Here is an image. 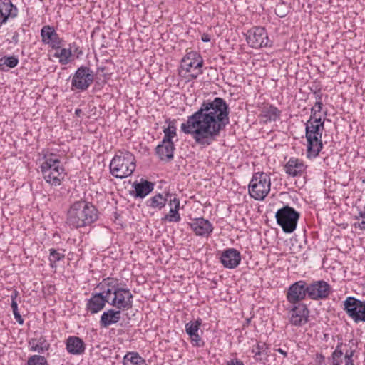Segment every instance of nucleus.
I'll return each instance as SVG.
<instances>
[{
    "label": "nucleus",
    "instance_id": "nucleus-27",
    "mask_svg": "<svg viewBox=\"0 0 365 365\" xmlns=\"http://www.w3.org/2000/svg\"><path fill=\"white\" fill-rule=\"evenodd\" d=\"M173 201L175 202V207H171L169 213L162 218L163 221H168L169 222H178L180 221L181 217L179 213L180 200L175 197Z\"/></svg>",
    "mask_w": 365,
    "mask_h": 365
},
{
    "label": "nucleus",
    "instance_id": "nucleus-56",
    "mask_svg": "<svg viewBox=\"0 0 365 365\" xmlns=\"http://www.w3.org/2000/svg\"><path fill=\"white\" fill-rule=\"evenodd\" d=\"M82 113V110L80 108H76L75 110V115L78 117H80Z\"/></svg>",
    "mask_w": 365,
    "mask_h": 365
},
{
    "label": "nucleus",
    "instance_id": "nucleus-58",
    "mask_svg": "<svg viewBox=\"0 0 365 365\" xmlns=\"http://www.w3.org/2000/svg\"><path fill=\"white\" fill-rule=\"evenodd\" d=\"M106 70V67H98L97 68V74H99L100 72L103 73V71Z\"/></svg>",
    "mask_w": 365,
    "mask_h": 365
},
{
    "label": "nucleus",
    "instance_id": "nucleus-42",
    "mask_svg": "<svg viewBox=\"0 0 365 365\" xmlns=\"http://www.w3.org/2000/svg\"><path fill=\"white\" fill-rule=\"evenodd\" d=\"M323 103L322 101H317L314 106L311 108L310 117L320 115L319 113L322 110Z\"/></svg>",
    "mask_w": 365,
    "mask_h": 365
},
{
    "label": "nucleus",
    "instance_id": "nucleus-60",
    "mask_svg": "<svg viewBox=\"0 0 365 365\" xmlns=\"http://www.w3.org/2000/svg\"><path fill=\"white\" fill-rule=\"evenodd\" d=\"M314 94L317 96L316 98L319 100L318 101H321L322 94L317 92H314Z\"/></svg>",
    "mask_w": 365,
    "mask_h": 365
},
{
    "label": "nucleus",
    "instance_id": "nucleus-32",
    "mask_svg": "<svg viewBox=\"0 0 365 365\" xmlns=\"http://www.w3.org/2000/svg\"><path fill=\"white\" fill-rule=\"evenodd\" d=\"M165 122L168 123V126L163 129L164 136L163 140L173 141V138L177 135L175 120L171 121L170 119H167Z\"/></svg>",
    "mask_w": 365,
    "mask_h": 365
},
{
    "label": "nucleus",
    "instance_id": "nucleus-54",
    "mask_svg": "<svg viewBox=\"0 0 365 365\" xmlns=\"http://www.w3.org/2000/svg\"><path fill=\"white\" fill-rule=\"evenodd\" d=\"M50 172L51 173V178H52V176L53 177H58V178H61V180L64 178V175H58L57 173H56V172H53V171H51V170Z\"/></svg>",
    "mask_w": 365,
    "mask_h": 365
},
{
    "label": "nucleus",
    "instance_id": "nucleus-19",
    "mask_svg": "<svg viewBox=\"0 0 365 365\" xmlns=\"http://www.w3.org/2000/svg\"><path fill=\"white\" fill-rule=\"evenodd\" d=\"M154 186V182L141 179L140 182H133L134 190L130 191V195L135 198H144L153 190Z\"/></svg>",
    "mask_w": 365,
    "mask_h": 365
},
{
    "label": "nucleus",
    "instance_id": "nucleus-1",
    "mask_svg": "<svg viewBox=\"0 0 365 365\" xmlns=\"http://www.w3.org/2000/svg\"><path fill=\"white\" fill-rule=\"evenodd\" d=\"M230 108L220 97L204 100L200 108L181 124V131L191 135L201 148L212 145L230 123Z\"/></svg>",
    "mask_w": 365,
    "mask_h": 365
},
{
    "label": "nucleus",
    "instance_id": "nucleus-22",
    "mask_svg": "<svg viewBox=\"0 0 365 365\" xmlns=\"http://www.w3.org/2000/svg\"><path fill=\"white\" fill-rule=\"evenodd\" d=\"M182 67L187 72L190 71L191 68L200 69L203 66V59L200 53L195 51L187 53L182 60Z\"/></svg>",
    "mask_w": 365,
    "mask_h": 365
},
{
    "label": "nucleus",
    "instance_id": "nucleus-55",
    "mask_svg": "<svg viewBox=\"0 0 365 365\" xmlns=\"http://www.w3.org/2000/svg\"><path fill=\"white\" fill-rule=\"evenodd\" d=\"M201 73H202V71L200 69L196 74H191V78L195 79L197 78L198 75Z\"/></svg>",
    "mask_w": 365,
    "mask_h": 365
},
{
    "label": "nucleus",
    "instance_id": "nucleus-47",
    "mask_svg": "<svg viewBox=\"0 0 365 365\" xmlns=\"http://www.w3.org/2000/svg\"><path fill=\"white\" fill-rule=\"evenodd\" d=\"M226 365H244V363L240 359L235 358L231 359L230 361H227Z\"/></svg>",
    "mask_w": 365,
    "mask_h": 365
},
{
    "label": "nucleus",
    "instance_id": "nucleus-17",
    "mask_svg": "<svg viewBox=\"0 0 365 365\" xmlns=\"http://www.w3.org/2000/svg\"><path fill=\"white\" fill-rule=\"evenodd\" d=\"M220 262L227 269L237 267L241 261L240 252L235 248L225 250L220 256Z\"/></svg>",
    "mask_w": 365,
    "mask_h": 365
},
{
    "label": "nucleus",
    "instance_id": "nucleus-48",
    "mask_svg": "<svg viewBox=\"0 0 365 365\" xmlns=\"http://www.w3.org/2000/svg\"><path fill=\"white\" fill-rule=\"evenodd\" d=\"M316 359H317V361L319 363V365H327L324 363L325 356L322 354H317Z\"/></svg>",
    "mask_w": 365,
    "mask_h": 365
},
{
    "label": "nucleus",
    "instance_id": "nucleus-52",
    "mask_svg": "<svg viewBox=\"0 0 365 365\" xmlns=\"http://www.w3.org/2000/svg\"><path fill=\"white\" fill-rule=\"evenodd\" d=\"M18 294H19L18 291L16 289H14V291L12 292V294L11 295V302L16 301Z\"/></svg>",
    "mask_w": 365,
    "mask_h": 365
},
{
    "label": "nucleus",
    "instance_id": "nucleus-13",
    "mask_svg": "<svg viewBox=\"0 0 365 365\" xmlns=\"http://www.w3.org/2000/svg\"><path fill=\"white\" fill-rule=\"evenodd\" d=\"M308 286L305 280H299L292 284L287 289L286 297L288 302L296 304L308 298Z\"/></svg>",
    "mask_w": 365,
    "mask_h": 365
},
{
    "label": "nucleus",
    "instance_id": "nucleus-31",
    "mask_svg": "<svg viewBox=\"0 0 365 365\" xmlns=\"http://www.w3.org/2000/svg\"><path fill=\"white\" fill-rule=\"evenodd\" d=\"M29 343L31 346V350L38 353H43L49 348V344L43 337H40L38 339H31Z\"/></svg>",
    "mask_w": 365,
    "mask_h": 365
},
{
    "label": "nucleus",
    "instance_id": "nucleus-38",
    "mask_svg": "<svg viewBox=\"0 0 365 365\" xmlns=\"http://www.w3.org/2000/svg\"><path fill=\"white\" fill-rule=\"evenodd\" d=\"M27 365H48V362L44 356L34 355L29 358Z\"/></svg>",
    "mask_w": 365,
    "mask_h": 365
},
{
    "label": "nucleus",
    "instance_id": "nucleus-61",
    "mask_svg": "<svg viewBox=\"0 0 365 365\" xmlns=\"http://www.w3.org/2000/svg\"><path fill=\"white\" fill-rule=\"evenodd\" d=\"M345 365H354V360L345 361Z\"/></svg>",
    "mask_w": 365,
    "mask_h": 365
},
{
    "label": "nucleus",
    "instance_id": "nucleus-39",
    "mask_svg": "<svg viewBox=\"0 0 365 365\" xmlns=\"http://www.w3.org/2000/svg\"><path fill=\"white\" fill-rule=\"evenodd\" d=\"M4 64L9 68H15L19 63V59L15 56H4L3 57Z\"/></svg>",
    "mask_w": 365,
    "mask_h": 365
},
{
    "label": "nucleus",
    "instance_id": "nucleus-25",
    "mask_svg": "<svg viewBox=\"0 0 365 365\" xmlns=\"http://www.w3.org/2000/svg\"><path fill=\"white\" fill-rule=\"evenodd\" d=\"M18 9L10 0H0V26L6 23L9 17H16Z\"/></svg>",
    "mask_w": 365,
    "mask_h": 365
},
{
    "label": "nucleus",
    "instance_id": "nucleus-9",
    "mask_svg": "<svg viewBox=\"0 0 365 365\" xmlns=\"http://www.w3.org/2000/svg\"><path fill=\"white\" fill-rule=\"evenodd\" d=\"M246 41L253 48L272 47L273 45L263 26H254L249 29L246 34Z\"/></svg>",
    "mask_w": 365,
    "mask_h": 365
},
{
    "label": "nucleus",
    "instance_id": "nucleus-36",
    "mask_svg": "<svg viewBox=\"0 0 365 365\" xmlns=\"http://www.w3.org/2000/svg\"><path fill=\"white\" fill-rule=\"evenodd\" d=\"M324 130L322 127H319V125H314L311 120H307L305 123V135L311 133L322 136Z\"/></svg>",
    "mask_w": 365,
    "mask_h": 365
},
{
    "label": "nucleus",
    "instance_id": "nucleus-44",
    "mask_svg": "<svg viewBox=\"0 0 365 365\" xmlns=\"http://www.w3.org/2000/svg\"><path fill=\"white\" fill-rule=\"evenodd\" d=\"M252 353L255 354L254 358L256 361L260 362V363H262L264 364L268 361V359H267L268 356H264V354L260 353V352H252Z\"/></svg>",
    "mask_w": 365,
    "mask_h": 365
},
{
    "label": "nucleus",
    "instance_id": "nucleus-51",
    "mask_svg": "<svg viewBox=\"0 0 365 365\" xmlns=\"http://www.w3.org/2000/svg\"><path fill=\"white\" fill-rule=\"evenodd\" d=\"M201 40L203 42H210V36L209 34L204 33L201 36Z\"/></svg>",
    "mask_w": 365,
    "mask_h": 365
},
{
    "label": "nucleus",
    "instance_id": "nucleus-5",
    "mask_svg": "<svg viewBox=\"0 0 365 365\" xmlns=\"http://www.w3.org/2000/svg\"><path fill=\"white\" fill-rule=\"evenodd\" d=\"M44 161L40 166L41 171L45 180L51 185L58 186L61 183V178L58 177H51V170L57 173L58 175H65L64 168L61 165V160L57 158L56 154L46 152L43 153Z\"/></svg>",
    "mask_w": 365,
    "mask_h": 365
},
{
    "label": "nucleus",
    "instance_id": "nucleus-24",
    "mask_svg": "<svg viewBox=\"0 0 365 365\" xmlns=\"http://www.w3.org/2000/svg\"><path fill=\"white\" fill-rule=\"evenodd\" d=\"M121 310L109 309L103 312L99 324L101 328H107L109 326L118 323L120 319Z\"/></svg>",
    "mask_w": 365,
    "mask_h": 365
},
{
    "label": "nucleus",
    "instance_id": "nucleus-50",
    "mask_svg": "<svg viewBox=\"0 0 365 365\" xmlns=\"http://www.w3.org/2000/svg\"><path fill=\"white\" fill-rule=\"evenodd\" d=\"M11 307L14 314L19 312L18 311V304H17L16 301L11 302Z\"/></svg>",
    "mask_w": 365,
    "mask_h": 365
},
{
    "label": "nucleus",
    "instance_id": "nucleus-15",
    "mask_svg": "<svg viewBox=\"0 0 365 365\" xmlns=\"http://www.w3.org/2000/svg\"><path fill=\"white\" fill-rule=\"evenodd\" d=\"M41 37L43 43L48 45L53 49L56 50L61 47L63 41L56 33L54 27L49 25L44 26L41 28Z\"/></svg>",
    "mask_w": 365,
    "mask_h": 365
},
{
    "label": "nucleus",
    "instance_id": "nucleus-41",
    "mask_svg": "<svg viewBox=\"0 0 365 365\" xmlns=\"http://www.w3.org/2000/svg\"><path fill=\"white\" fill-rule=\"evenodd\" d=\"M191 344L195 347H202L205 345L204 341L200 336L199 333H197L190 337Z\"/></svg>",
    "mask_w": 365,
    "mask_h": 365
},
{
    "label": "nucleus",
    "instance_id": "nucleus-46",
    "mask_svg": "<svg viewBox=\"0 0 365 365\" xmlns=\"http://www.w3.org/2000/svg\"><path fill=\"white\" fill-rule=\"evenodd\" d=\"M342 349L344 350V354L343 355H344L345 361L352 360L354 354L356 351L354 349H344L342 348Z\"/></svg>",
    "mask_w": 365,
    "mask_h": 365
},
{
    "label": "nucleus",
    "instance_id": "nucleus-14",
    "mask_svg": "<svg viewBox=\"0 0 365 365\" xmlns=\"http://www.w3.org/2000/svg\"><path fill=\"white\" fill-rule=\"evenodd\" d=\"M290 322L292 325L301 327L309 321L310 311L304 303L298 302L290 309Z\"/></svg>",
    "mask_w": 365,
    "mask_h": 365
},
{
    "label": "nucleus",
    "instance_id": "nucleus-40",
    "mask_svg": "<svg viewBox=\"0 0 365 365\" xmlns=\"http://www.w3.org/2000/svg\"><path fill=\"white\" fill-rule=\"evenodd\" d=\"M269 346L266 343L257 344L254 346L252 349V352H260L264 354V356H268Z\"/></svg>",
    "mask_w": 365,
    "mask_h": 365
},
{
    "label": "nucleus",
    "instance_id": "nucleus-2",
    "mask_svg": "<svg viewBox=\"0 0 365 365\" xmlns=\"http://www.w3.org/2000/svg\"><path fill=\"white\" fill-rule=\"evenodd\" d=\"M99 217L98 209L92 202L86 200L74 202L67 212L66 223L72 228H81L91 225Z\"/></svg>",
    "mask_w": 365,
    "mask_h": 365
},
{
    "label": "nucleus",
    "instance_id": "nucleus-59",
    "mask_svg": "<svg viewBox=\"0 0 365 365\" xmlns=\"http://www.w3.org/2000/svg\"><path fill=\"white\" fill-rule=\"evenodd\" d=\"M12 40L13 41H14L15 43H17L18 42V34H16L13 36L12 37Z\"/></svg>",
    "mask_w": 365,
    "mask_h": 365
},
{
    "label": "nucleus",
    "instance_id": "nucleus-62",
    "mask_svg": "<svg viewBox=\"0 0 365 365\" xmlns=\"http://www.w3.org/2000/svg\"><path fill=\"white\" fill-rule=\"evenodd\" d=\"M168 204H169V205H170V206H171V207H172L173 205H174V206H175V202L173 201V199H170V200H169V203H168Z\"/></svg>",
    "mask_w": 365,
    "mask_h": 365
},
{
    "label": "nucleus",
    "instance_id": "nucleus-63",
    "mask_svg": "<svg viewBox=\"0 0 365 365\" xmlns=\"http://www.w3.org/2000/svg\"><path fill=\"white\" fill-rule=\"evenodd\" d=\"M172 196V194L170 192H166L164 197H167L168 199Z\"/></svg>",
    "mask_w": 365,
    "mask_h": 365
},
{
    "label": "nucleus",
    "instance_id": "nucleus-33",
    "mask_svg": "<svg viewBox=\"0 0 365 365\" xmlns=\"http://www.w3.org/2000/svg\"><path fill=\"white\" fill-rule=\"evenodd\" d=\"M64 258H65L64 250H63V252H61L54 248H51L49 250L48 259H49L50 266L51 268L56 269V267H57L56 263L58 261L63 259Z\"/></svg>",
    "mask_w": 365,
    "mask_h": 365
},
{
    "label": "nucleus",
    "instance_id": "nucleus-43",
    "mask_svg": "<svg viewBox=\"0 0 365 365\" xmlns=\"http://www.w3.org/2000/svg\"><path fill=\"white\" fill-rule=\"evenodd\" d=\"M308 120H311L314 125H319V127L324 129V120H323L321 115L309 117Z\"/></svg>",
    "mask_w": 365,
    "mask_h": 365
},
{
    "label": "nucleus",
    "instance_id": "nucleus-30",
    "mask_svg": "<svg viewBox=\"0 0 365 365\" xmlns=\"http://www.w3.org/2000/svg\"><path fill=\"white\" fill-rule=\"evenodd\" d=\"M168 202L167 197H163V195L158 193L155 196L150 197L146 201L147 206L152 208H158L161 210L164 207Z\"/></svg>",
    "mask_w": 365,
    "mask_h": 365
},
{
    "label": "nucleus",
    "instance_id": "nucleus-20",
    "mask_svg": "<svg viewBox=\"0 0 365 365\" xmlns=\"http://www.w3.org/2000/svg\"><path fill=\"white\" fill-rule=\"evenodd\" d=\"M175 146L173 141L163 140L155 148V153L160 160L170 162L173 160Z\"/></svg>",
    "mask_w": 365,
    "mask_h": 365
},
{
    "label": "nucleus",
    "instance_id": "nucleus-53",
    "mask_svg": "<svg viewBox=\"0 0 365 365\" xmlns=\"http://www.w3.org/2000/svg\"><path fill=\"white\" fill-rule=\"evenodd\" d=\"M275 351L282 354L284 357H287L288 355L287 352L281 348L277 349Z\"/></svg>",
    "mask_w": 365,
    "mask_h": 365
},
{
    "label": "nucleus",
    "instance_id": "nucleus-12",
    "mask_svg": "<svg viewBox=\"0 0 365 365\" xmlns=\"http://www.w3.org/2000/svg\"><path fill=\"white\" fill-rule=\"evenodd\" d=\"M307 286L308 299L314 301L326 299L332 292L331 285L323 279L307 282Z\"/></svg>",
    "mask_w": 365,
    "mask_h": 365
},
{
    "label": "nucleus",
    "instance_id": "nucleus-16",
    "mask_svg": "<svg viewBox=\"0 0 365 365\" xmlns=\"http://www.w3.org/2000/svg\"><path fill=\"white\" fill-rule=\"evenodd\" d=\"M189 225L197 236L206 238L212 234L214 230L212 224L203 217L194 219L192 222L189 223Z\"/></svg>",
    "mask_w": 365,
    "mask_h": 365
},
{
    "label": "nucleus",
    "instance_id": "nucleus-64",
    "mask_svg": "<svg viewBox=\"0 0 365 365\" xmlns=\"http://www.w3.org/2000/svg\"><path fill=\"white\" fill-rule=\"evenodd\" d=\"M102 76L105 78H106L107 75L106 73H103Z\"/></svg>",
    "mask_w": 365,
    "mask_h": 365
},
{
    "label": "nucleus",
    "instance_id": "nucleus-45",
    "mask_svg": "<svg viewBox=\"0 0 365 365\" xmlns=\"http://www.w3.org/2000/svg\"><path fill=\"white\" fill-rule=\"evenodd\" d=\"M68 46V48L73 50V53L77 54V58L83 54L82 50L75 42L70 43Z\"/></svg>",
    "mask_w": 365,
    "mask_h": 365
},
{
    "label": "nucleus",
    "instance_id": "nucleus-21",
    "mask_svg": "<svg viewBox=\"0 0 365 365\" xmlns=\"http://www.w3.org/2000/svg\"><path fill=\"white\" fill-rule=\"evenodd\" d=\"M306 168L307 165L304 162L296 158H290L284 167L286 173L292 177L301 176L305 172Z\"/></svg>",
    "mask_w": 365,
    "mask_h": 365
},
{
    "label": "nucleus",
    "instance_id": "nucleus-6",
    "mask_svg": "<svg viewBox=\"0 0 365 365\" xmlns=\"http://www.w3.org/2000/svg\"><path fill=\"white\" fill-rule=\"evenodd\" d=\"M271 180L269 175L264 172H257L248 185L250 195L256 200H263L270 191Z\"/></svg>",
    "mask_w": 365,
    "mask_h": 365
},
{
    "label": "nucleus",
    "instance_id": "nucleus-35",
    "mask_svg": "<svg viewBox=\"0 0 365 365\" xmlns=\"http://www.w3.org/2000/svg\"><path fill=\"white\" fill-rule=\"evenodd\" d=\"M73 55V50L69 48H61V51L55 53L54 57L59 58V62L62 65L68 64L71 61V57Z\"/></svg>",
    "mask_w": 365,
    "mask_h": 365
},
{
    "label": "nucleus",
    "instance_id": "nucleus-28",
    "mask_svg": "<svg viewBox=\"0 0 365 365\" xmlns=\"http://www.w3.org/2000/svg\"><path fill=\"white\" fill-rule=\"evenodd\" d=\"M123 365H148L138 352H128L123 359Z\"/></svg>",
    "mask_w": 365,
    "mask_h": 365
},
{
    "label": "nucleus",
    "instance_id": "nucleus-37",
    "mask_svg": "<svg viewBox=\"0 0 365 365\" xmlns=\"http://www.w3.org/2000/svg\"><path fill=\"white\" fill-rule=\"evenodd\" d=\"M276 15L280 18L285 17L289 12V7L284 1L279 3L274 9Z\"/></svg>",
    "mask_w": 365,
    "mask_h": 365
},
{
    "label": "nucleus",
    "instance_id": "nucleus-26",
    "mask_svg": "<svg viewBox=\"0 0 365 365\" xmlns=\"http://www.w3.org/2000/svg\"><path fill=\"white\" fill-rule=\"evenodd\" d=\"M281 111L274 106L268 104L264 106L259 114V118H264V123L276 121L280 116Z\"/></svg>",
    "mask_w": 365,
    "mask_h": 365
},
{
    "label": "nucleus",
    "instance_id": "nucleus-7",
    "mask_svg": "<svg viewBox=\"0 0 365 365\" xmlns=\"http://www.w3.org/2000/svg\"><path fill=\"white\" fill-rule=\"evenodd\" d=\"M300 213L294 207L289 205H284L275 213V218L284 232L292 233L297 228Z\"/></svg>",
    "mask_w": 365,
    "mask_h": 365
},
{
    "label": "nucleus",
    "instance_id": "nucleus-8",
    "mask_svg": "<svg viewBox=\"0 0 365 365\" xmlns=\"http://www.w3.org/2000/svg\"><path fill=\"white\" fill-rule=\"evenodd\" d=\"M94 81L93 71L88 66H81L77 68L71 78V91H86Z\"/></svg>",
    "mask_w": 365,
    "mask_h": 365
},
{
    "label": "nucleus",
    "instance_id": "nucleus-23",
    "mask_svg": "<svg viewBox=\"0 0 365 365\" xmlns=\"http://www.w3.org/2000/svg\"><path fill=\"white\" fill-rule=\"evenodd\" d=\"M66 351L73 355H81L86 350V344L78 336H70L66 341Z\"/></svg>",
    "mask_w": 365,
    "mask_h": 365
},
{
    "label": "nucleus",
    "instance_id": "nucleus-29",
    "mask_svg": "<svg viewBox=\"0 0 365 365\" xmlns=\"http://www.w3.org/2000/svg\"><path fill=\"white\" fill-rule=\"evenodd\" d=\"M346 347L347 344H343L342 341H339L335 350L332 352L330 357H329V360L331 362V365H341L342 364V356L344 354V350L342 347Z\"/></svg>",
    "mask_w": 365,
    "mask_h": 365
},
{
    "label": "nucleus",
    "instance_id": "nucleus-10",
    "mask_svg": "<svg viewBox=\"0 0 365 365\" xmlns=\"http://www.w3.org/2000/svg\"><path fill=\"white\" fill-rule=\"evenodd\" d=\"M103 284V279L99 282L96 288L100 289L99 292H92L90 299H87L86 311L91 314H95L103 309L106 303L109 304V298L106 294V289Z\"/></svg>",
    "mask_w": 365,
    "mask_h": 365
},
{
    "label": "nucleus",
    "instance_id": "nucleus-4",
    "mask_svg": "<svg viewBox=\"0 0 365 365\" xmlns=\"http://www.w3.org/2000/svg\"><path fill=\"white\" fill-rule=\"evenodd\" d=\"M136 167L134 155L125 149L118 150L110 163V173L116 178L123 179L131 175Z\"/></svg>",
    "mask_w": 365,
    "mask_h": 365
},
{
    "label": "nucleus",
    "instance_id": "nucleus-57",
    "mask_svg": "<svg viewBox=\"0 0 365 365\" xmlns=\"http://www.w3.org/2000/svg\"><path fill=\"white\" fill-rule=\"evenodd\" d=\"M4 66H5V64H4L3 58H0V71H4Z\"/></svg>",
    "mask_w": 365,
    "mask_h": 365
},
{
    "label": "nucleus",
    "instance_id": "nucleus-34",
    "mask_svg": "<svg viewBox=\"0 0 365 365\" xmlns=\"http://www.w3.org/2000/svg\"><path fill=\"white\" fill-rule=\"evenodd\" d=\"M201 324L202 319L200 318H198L195 321H190L186 323L185 327L187 334L190 337L198 333Z\"/></svg>",
    "mask_w": 365,
    "mask_h": 365
},
{
    "label": "nucleus",
    "instance_id": "nucleus-18",
    "mask_svg": "<svg viewBox=\"0 0 365 365\" xmlns=\"http://www.w3.org/2000/svg\"><path fill=\"white\" fill-rule=\"evenodd\" d=\"M307 157L308 158H317L323 148L322 136L320 135L307 134Z\"/></svg>",
    "mask_w": 365,
    "mask_h": 365
},
{
    "label": "nucleus",
    "instance_id": "nucleus-3",
    "mask_svg": "<svg viewBox=\"0 0 365 365\" xmlns=\"http://www.w3.org/2000/svg\"><path fill=\"white\" fill-rule=\"evenodd\" d=\"M124 283L118 278L106 277L103 279L102 286L106 289L109 304L121 311H128L133 307V295L128 288H124Z\"/></svg>",
    "mask_w": 365,
    "mask_h": 365
},
{
    "label": "nucleus",
    "instance_id": "nucleus-11",
    "mask_svg": "<svg viewBox=\"0 0 365 365\" xmlns=\"http://www.w3.org/2000/svg\"><path fill=\"white\" fill-rule=\"evenodd\" d=\"M343 309L354 322H365V300L354 297H347L343 302Z\"/></svg>",
    "mask_w": 365,
    "mask_h": 365
},
{
    "label": "nucleus",
    "instance_id": "nucleus-49",
    "mask_svg": "<svg viewBox=\"0 0 365 365\" xmlns=\"http://www.w3.org/2000/svg\"><path fill=\"white\" fill-rule=\"evenodd\" d=\"M14 319L17 321V322L22 325L24 324V319L22 318L21 315L20 314V313H16V314H14Z\"/></svg>",
    "mask_w": 365,
    "mask_h": 365
}]
</instances>
